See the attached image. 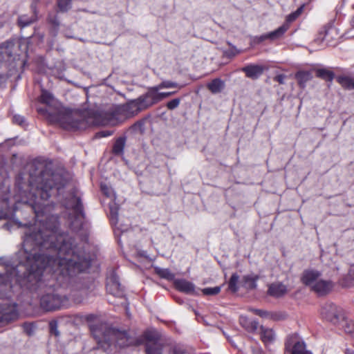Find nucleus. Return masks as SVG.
<instances>
[{
	"mask_svg": "<svg viewBox=\"0 0 354 354\" xmlns=\"http://www.w3.org/2000/svg\"><path fill=\"white\" fill-rule=\"evenodd\" d=\"M57 178L55 175H43L30 183V193L24 203L30 206L36 221L26 225L23 248L16 254L19 266H0V284L11 288L17 283L32 289L48 268L68 281L89 268L90 259L73 245L71 237L59 232L57 216L49 213L51 206L48 199L54 187L61 188L55 182Z\"/></svg>",
	"mask_w": 354,
	"mask_h": 354,
	"instance_id": "f257e3e1",
	"label": "nucleus"
},
{
	"mask_svg": "<svg viewBox=\"0 0 354 354\" xmlns=\"http://www.w3.org/2000/svg\"><path fill=\"white\" fill-rule=\"evenodd\" d=\"M92 333L98 348L108 354L115 353L118 348L122 347L140 344L137 339L130 337L126 331L114 328H95Z\"/></svg>",
	"mask_w": 354,
	"mask_h": 354,
	"instance_id": "f03ea898",
	"label": "nucleus"
},
{
	"mask_svg": "<svg viewBox=\"0 0 354 354\" xmlns=\"http://www.w3.org/2000/svg\"><path fill=\"white\" fill-rule=\"evenodd\" d=\"M321 314L326 320L339 325L346 333H353L354 324L352 320H347L346 312L343 309L333 304H327L322 307Z\"/></svg>",
	"mask_w": 354,
	"mask_h": 354,
	"instance_id": "7ed1b4c3",
	"label": "nucleus"
},
{
	"mask_svg": "<svg viewBox=\"0 0 354 354\" xmlns=\"http://www.w3.org/2000/svg\"><path fill=\"white\" fill-rule=\"evenodd\" d=\"M69 297L59 292H49L40 299L41 307L45 310H55L68 306Z\"/></svg>",
	"mask_w": 354,
	"mask_h": 354,
	"instance_id": "20e7f679",
	"label": "nucleus"
},
{
	"mask_svg": "<svg viewBox=\"0 0 354 354\" xmlns=\"http://www.w3.org/2000/svg\"><path fill=\"white\" fill-rule=\"evenodd\" d=\"M147 340L146 344V352L147 354H184L183 350L176 345H165L160 341H153L149 334H145Z\"/></svg>",
	"mask_w": 354,
	"mask_h": 354,
	"instance_id": "39448f33",
	"label": "nucleus"
},
{
	"mask_svg": "<svg viewBox=\"0 0 354 354\" xmlns=\"http://www.w3.org/2000/svg\"><path fill=\"white\" fill-rule=\"evenodd\" d=\"M284 354H312L306 350L305 344L296 334L289 335L285 343Z\"/></svg>",
	"mask_w": 354,
	"mask_h": 354,
	"instance_id": "423d86ee",
	"label": "nucleus"
},
{
	"mask_svg": "<svg viewBox=\"0 0 354 354\" xmlns=\"http://www.w3.org/2000/svg\"><path fill=\"white\" fill-rule=\"evenodd\" d=\"M158 86L149 87L145 94L141 95L136 101L139 109H146L160 102Z\"/></svg>",
	"mask_w": 354,
	"mask_h": 354,
	"instance_id": "0eeeda50",
	"label": "nucleus"
},
{
	"mask_svg": "<svg viewBox=\"0 0 354 354\" xmlns=\"http://www.w3.org/2000/svg\"><path fill=\"white\" fill-rule=\"evenodd\" d=\"M13 41H6L0 45V63L19 60Z\"/></svg>",
	"mask_w": 354,
	"mask_h": 354,
	"instance_id": "6e6552de",
	"label": "nucleus"
},
{
	"mask_svg": "<svg viewBox=\"0 0 354 354\" xmlns=\"http://www.w3.org/2000/svg\"><path fill=\"white\" fill-rule=\"evenodd\" d=\"M63 128L66 129H78L84 126V120L77 113H67L59 118Z\"/></svg>",
	"mask_w": 354,
	"mask_h": 354,
	"instance_id": "1a4fd4ad",
	"label": "nucleus"
},
{
	"mask_svg": "<svg viewBox=\"0 0 354 354\" xmlns=\"http://www.w3.org/2000/svg\"><path fill=\"white\" fill-rule=\"evenodd\" d=\"M18 311L15 304H4L0 306V325H4L18 318Z\"/></svg>",
	"mask_w": 354,
	"mask_h": 354,
	"instance_id": "9d476101",
	"label": "nucleus"
},
{
	"mask_svg": "<svg viewBox=\"0 0 354 354\" xmlns=\"http://www.w3.org/2000/svg\"><path fill=\"white\" fill-rule=\"evenodd\" d=\"M65 206L68 209H73L76 216H83V205L80 197L71 195L70 199L65 203Z\"/></svg>",
	"mask_w": 354,
	"mask_h": 354,
	"instance_id": "9b49d317",
	"label": "nucleus"
},
{
	"mask_svg": "<svg viewBox=\"0 0 354 354\" xmlns=\"http://www.w3.org/2000/svg\"><path fill=\"white\" fill-rule=\"evenodd\" d=\"M333 288V283L330 280H324L321 278L313 285L311 290L319 295L328 294Z\"/></svg>",
	"mask_w": 354,
	"mask_h": 354,
	"instance_id": "f8f14e48",
	"label": "nucleus"
},
{
	"mask_svg": "<svg viewBox=\"0 0 354 354\" xmlns=\"http://www.w3.org/2000/svg\"><path fill=\"white\" fill-rule=\"evenodd\" d=\"M321 273L315 270H305L301 277V281L306 286L313 288V285L321 278Z\"/></svg>",
	"mask_w": 354,
	"mask_h": 354,
	"instance_id": "ddd939ff",
	"label": "nucleus"
},
{
	"mask_svg": "<svg viewBox=\"0 0 354 354\" xmlns=\"http://www.w3.org/2000/svg\"><path fill=\"white\" fill-rule=\"evenodd\" d=\"M260 337L266 346L272 344L277 339V335L272 328L261 326Z\"/></svg>",
	"mask_w": 354,
	"mask_h": 354,
	"instance_id": "4468645a",
	"label": "nucleus"
},
{
	"mask_svg": "<svg viewBox=\"0 0 354 354\" xmlns=\"http://www.w3.org/2000/svg\"><path fill=\"white\" fill-rule=\"evenodd\" d=\"M245 75L251 79H257L263 72V68L259 65L250 64L241 68Z\"/></svg>",
	"mask_w": 354,
	"mask_h": 354,
	"instance_id": "2eb2a0df",
	"label": "nucleus"
},
{
	"mask_svg": "<svg viewBox=\"0 0 354 354\" xmlns=\"http://www.w3.org/2000/svg\"><path fill=\"white\" fill-rule=\"evenodd\" d=\"M175 287L180 291L185 293H192L194 291V285L185 279H177L174 281Z\"/></svg>",
	"mask_w": 354,
	"mask_h": 354,
	"instance_id": "dca6fc26",
	"label": "nucleus"
},
{
	"mask_svg": "<svg viewBox=\"0 0 354 354\" xmlns=\"http://www.w3.org/2000/svg\"><path fill=\"white\" fill-rule=\"evenodd\" d=\"M241 325L248 332H254L257 330L259 323L254 319H250L247 317L241 316L239 318Z\"/></svg>",
	"mask_w": 354,
	"mask_h": 354,
	"instance_id": "f3484780",
	"label": "nucleus"
},
{
	"mask_svg": "<svg viewBox=\"0 0 354 354\" xmlns=\"http://www.w3.org/2000/svg\"><path fill=\"white\" fill-rule=\"evenodd\" d=\"M287 291L286 286L282 283H272L269 286L268 293L274 297L283 296Z\"/></svg>",
	"mask_w": 354,
	"mask_h": 354,
	"instance_id": "a211bd4d",
	"label": "nucleus"
},
{
	"mask_svg": "<svg viewBox=\"0 0 354 354\" xmlns=\"http://www.w3.org/2000/svg\"><path fill=\"white\" fill-rule=\"evenodd\" d=\"M289 25L288 24H283L280 27H279L277 29L274 30V31H272L268 33V36L269 37L270 40H276L279 38H281L285 32L288 30Z\"/></svg>",
	"mask_w": 354,
	"mask_h": 354,
	"instance_id": "6ab92c4d",
	"label": "nucleus"
},
{
	"mask_svg": "<svg viewBox=\"0 0 354 354\" xmlns=\"http://www.w3.org/2000/svg\"><path fill=\"white\" fill-rule=\"evenodd\" d=\"M224 82L221 79L216 78L207 84L208 89L212 93H220L224 88Z\"/></svg>",
	"mask_w": 354,
	"mask_h": 354,
	"instance_id": "aec40b11",
	"label": "nucleus"
},
{
	"mask_svg": "<svg viewBox=\"0 0 354 354\" xmlns=\"http://www.w3.org/2000/svg\"><path fill=\"white\" fill-rule=\"evenodd\" d=\"M295 77L301 86H304L305 84L312 78V74L309 71H299Z\"/></svg>",
	"mask_w": 354,
	"mask_h": 354,
	"instance_id": "412c9836",
	"label": "nucleus"
},
{
	"mask_svg": "<svg viewBox=\"0 0 354 354\" xmlns=\"http://www.w3.org/2000/svg\"><path fill=\"white\" fill-rule=\"evenodd\" d=\"M37 20L36 12L31 17L27 15H21L18 18V24L19 26L24 28L29 26Z\"/></svg>",
	"mask_w": 354,
	"mask_h": 354,
	"instance_id": "4be33fe9",
	"label": "nucleus"
},
{
	"mask_svg": "<svg viewBox=\"0 0 354 354\" xmlns=\"http://www.w3.org/2000/svg\"><path fill=\"white\" fill-rule=\"evenodd\" d=\"M125 138L120 137L118 138L113 147V153L115 155H121L123 153L124 145H125Z\"/></svg>",
	"mask_w": 354,
	"mask_h": 354,
	"instance_id": "5701e85b",
	"label": "nucleus"
},
{
	"mask_svg": "<svg viewBox=\"0 0 354 354\" xmlns=\"http://www.w3.org/2000/svg\"><path fill=\"white\" fill-rule=\"evenodd\" d=\"M338 82L344 88L352 89L354 88V82L352 78L341 75L337 77Z\"/></svg>",
	"mask_w": 354,
	"mask_h": 354,
	"instance_id": "b1692460",
	"label": "nucleus"
},
{
	"mask_svg": "<svg viewBox=\"0 0 354 354\" xmlns=\"http://www.w3.org/2000/svg\"><path fill=\"white\" fill-rule=\"evenodd\" d=\"M120 286V284L115 278H111L107 282L106 289L109 292L115 294V291L119 290Z\"/></svg>",
	"mask_w": 354,
	"mask_h": 354,
	"instance_id": "393cba45",
	"label": "nucleus"
},
{
	"mask_svg": "<svg viewBox=\"0 0 354 354\" xmlns=\"http://www.w3.org/2000/svg\"><path fill=\"white\" fill-rule=\"evenodd\" d=\"M39 100L43 104L50 105L54 101V97L48 91L42 89Z\"/></svg>",
	"mask_w": 354,
	"mask_h": 354,
	"instance_id": "a878e982",
	"label": "nucleus"
},
{
	"mask_svg": "<svg viewBox=\"0 0 354 354\" xmlns=\"http://www.w3.org/2000/svg\"><path fill=\"white\" fill-rule=\"evenodd\" d=\"M317 76L323 78L327 81H332L334 77V73L326 69H318L316 71Z\"/></svg>",
	"mask_w": 354,
	"mask_h": 354,
	"instance_id": "bb28decb",
	"label": "nucleus"
},
{
	"mask_svg": "<svg viewBox=\"0 0 354 354\" xmlns=\"http://www.w3.org/2000/svg\"><path fill=\"white\" fill-rule=\"evenodd\" d=\"M156 272L162 278L168 280H173L174 279V274L169 269L156 268Z\"/></svg>",
	"mask_w": 354,
	"mask_h": 354,
	"instance_id": "cd10ccee",
	"label": "nucleus"
},
{
	"mask_svg": "<svg viewBox=\"0 0 354 354\" xmlns=\"http://www.w3.org/2000/svg\"><path fill=\"white\" fill-rule=\"evenodd\" d=\"M304 6H300L296 11L290 13L286 17V23L284 24L289 25L290 23L294 21L303 12Z\"/></svg>",
	"mask_w": 354,
	"mask_h": 354,
	"instance_id": "c85d7f7f",
	"label": "nucleus"
},
{
	"mask_svg": "<svg viewBox=\"0 0 354 354\" xmlns=\"http://www.w3.org/2000/svg\"><path fill=\"white\" fill-rule=\"evenodd\" d=\"M158 86V88L162 89V88H181L183 86L179 85L178 83L167 80V81H162L160 84H159Z\"/></svg>",
	"mask_w": 354,
	"mask_h": 354,
	"instance_id": "c756f323",
	"label": "nucleus"
},
{
	"mask_svg": "<svg viewBox=\"0 0 354 354\" xmlns=\"http://www.w3.org/2000/svg\"><path fill=\"white\" fill-rule=\"evenodd\" d=\"M110 209V219L113 223H116L118 221V206L115 204L109 205Z\"/></svg>",
	"mask_w": 354,
	"mask_h": 354,
	"instance_id": "7c9ffc66",
	"label": "nucleus"
},
{
	"mask_svg": "<svg viewBox=\"0 0 354 354\" xmlns=\"http://www.w3.org/2000/svg\"><path fill=\"white\" fill-rule=\"evenodd\" d=\"M239 277L236 274H233L230 279V281L228 283V288L232 291L236 292L238 290V281H239Z\"/></svg>",
	"mask_w": 354,
	"mask_h": 354,
	"instance_id": "2f4dec72",
	"label": "nucleus"
},
{
	"mask_svg": "<svg viewBox=\"0 0 354 354\" xmlns=\"http://www.w3.org/2000/svg\"><path fill=\"white\" fill-rule=\"evenodd\" d=\"M57 6L60 11L66 12L71 8V0H57Z\"/></svg>",
	"mask_w": 354,
	"mask_h": 354,
	"instance_id": "473e14b6",
	"label": "nucleus"
},
{
	"mask_svg": "<svg viewBox=\"0 0 354 354\" xmlns=\"http://www.w3.org/2000/svg\"><path fill=\"white\" fill-rule=\"evenodd\" d=\"M221 287L216 286L213 288H206L202 290V292L204 295H215L220 292Z\"/></svg>",
	"mask_w": 354,
	"mask_h": 354,
	"instance_id": "72a5a7b5",
	"label": "nucleus"
},
{
	"mask_svg": "<svg viewBox=\"0 0 354 354\" xmlns=\"http://www.w3.org/2000/svg\"><path fill=\"white\" fill-rule=\"evenodd\" d=\"M336 33V30L333 28H330L325 30L324 37L322 38V41H325L327 44L330 42V36Z\"/></svg>",
	"mask_w": 354,
	"mask_h": 354,
	"instance_id": "f704fd0d",
	"label": "nucleus"
},
{
	"mask_svg": "<svg viewBox=\"0 0 354 354\" xmlns=\"http://www.w3.org/2000/svg\"><path fill=\"white\" fill-rule=\"evenodd\" d=\"M100 187H101V191L102 192V193L107 197H112V196H113V189L110 187H109L107 185L101 184Z\"/></svg>",
	"mask_w": 354,
	"mask_h": 354,
	"instance_id": "c9c22d12",
	"label": "nucleus"
},
{
	"mask_svg": "<svg viewBox=\"0 0 354 354\" xmlns=\"http://www.w3.org/2000/svg\"><path fill=\"white\" fill-rule=\"evenodd\" d=\"M180 102V100L179 98L173 99L172 100L167 102V107L169 110H173L179 106Z\"/></svg>",
	"mask_w": 354,
	"mask_h": 354,
	"instance_id": "e433bc0d",
	"label": "nucleus"
},
{
	"mask_svg": "<svg viewBox=\"0 0 354 354\" xmlns=\"http://www.w3.org/2000/svg\"><path fill=\"white\" fill-rule=\"evenodd\" d=\"M266 39H269L268 33L260 35V36L254 37L252 39V41L255 44H259Z\"/></svg>",
	"mask_w": 354,
	"mask_h": 354,
	"instance_id": "4c0bfd02",
	"label": "nucleus"
},
{
	"mask_svg": "<svg viewBox=\"0 0 354 354\" xmlns=\"http://www.w3.org/2000/svg\"><path fill=\"white\" fill-rule=\"evenodd\" d=\"M353 285V278L349 273L348 276L342 279V286L346 288L351 287Z\"/></svg>",
	"mask_w": 354,
	"mask_h": 354,
	"instance_id": "58836bf2",
	"label": "nucleus"
},
{
	"mask_svg": "<svg viewBox=\"0 0 354 354\" xmlns=\"http://www.w3.org/2000/svg\"><path fill=\"white\" fill-rule=\"evenodd\" d=\"M250 310L254 313L255 315L261 317H267L269 315V313L267 311L260 309H250Z\"/></svg>",
	"mask_w": 354,
	"mask_h": 354,
	"instance_id": "ea45409f",
	"label": "nucleus"
},
{
	"mask_svg": "<svg viewBox=\"0 0 354 354\" xmlns=\"http://www.w3.org/2000/svg\"><path fill=\"white\" fill-rule=\"evenodd\" d=\"M12 120H13V122L20 124V125L23 124V123L24 122V117H22L21 115H14Z\"/></svg>",
	"mask_w": 354,
	"mask_h": 354,
	"instance_id": "a19ab883",
	"label": "nucleus"
},
{
	"mask_svg": "<svg viewBox=\"0 0 354 354\" xmlns=\"http://www.w3.org/2000/svg\"><path fill=\"white\" fill-rule=\"evenodd\" d=\"M175 93V91L159 93L160 101Z\"/></svg>",
	"mask_w": 354,
	"mask_h": 354,
	"instance_id": "79ce46f5",
	"label": "nucleus"
},
{
	"mask_svg": "<svg viewBox=\"0 0 354 354\" xmlns=\"http://www.w3.org/2000/svg\"><path fill=\"white\" fill-rule=\"evenodd\" d=\"M285 78H286V75H284L283 74H280V75H277L274 80L275 81H277V82H279V84H283L284 83Z\"/></svg>",
	"mask_w": 354,
	"mask_h": 354,
	"instance_id": "37998d69",
	"label": "nucleus"
},
{
	"mask_svg": "<svg viewBox=\"0 0 354 354\" xmlns=\"http://www.w3.org/2000/svg\"><path fill=\"white\" fill-rule=\"evenodd\" d=\"M50 330L51 332L53 333L56 336L59 335V333L57 330V326L56 324H50Z\"/></svg>",
	"mask_w": 354,
	"mask_h": 354,
	"instance_id": "c03bdc74",
	"label": "nucleus"
},
{
	"mask_svg": "<svg viewBox=\"0 0 354 354\" xmlns=\"http://www.w3.org/2000/svg\"><path fill=\"white\" fill-rule=\"evenodd\" d=\"M111 135V133L109 131H103L100 133H98V136L100 137H106Z\"/></svg>",
	"mask_w": 354,
	"mask_h": 354,
	"instance_id": "a18cd8bd",
	"label": "nucleus"
},
{
	"mask_svg": "<svg viewBox=\"0 0 354 354\" xmlns=\"http://www.w3.org/2000/svg\"><path fill=\"white\" fill-rule=\"evenodd\" d=\"M70 298L73 299L75 301V302H77V303H79L82 301L80 299L75 298V294L73 292H71L70 294Z\"/></svg>",
	"mask_w": 354,
	"mask_h": 354,
	"instance_id": "49530a36",
	"label": "nucleus"
},
{
	"mask_svg": "<svg viewBox=\"0 0 354 354\" xmlns=\"http://www.w3.org/2000/svg\"><path fill=\"white\" fill-rule=\"evenodd\" d=\"M39 1V0H33V2L31 5V8L34 12L36 11V4Z\"/></svg>",
	"mask_w": 354,
	"mask_h": 354,
	"instance_id": "de8ad7c7",
	"label": "nucleus"
},
{
	"mask_svg": "<svg viewBox=\"0 0 354 354\" xmlns=\"http://www.w3.org/2000/svg\"><path fill=\"white\" fill-rule=\"evenodd\" d=\"M248 279L251 280V287L254 288L256 286L255 280L252 279V278H250L249 277H246L245 280H248Z\"/></svg>",
	"mask_w": 354,
	"mask_h": 354,
	"instance_id": "09e8293b",
	"label": "nucleus"
},
{
	"mask_svg": "<svg viewBox=\"0 0 354 354\" xmlns=\"http://www.w3.org/2000/svg\"><path fill=\"white\" fill-rule=\"evenodd\" d=\"M253 354H264V353L262 350L257 348L253 350Z\"/></svg>",
	"mask_w": 354,
	"mask_h": 354,
	"instance_id": "8fccbe9b",
	"label": "nucleus"
},
{
	"mask_svg": "<svg viewBox=\"0 0 354 354\" xmlns=\"http://www.w3.org/2000/svg\"><path fill=\"white\" fill-rule=\"evenodd\" d=\"M346 354H353V351L350 349H346Z\"/></svg>",
	"mask_w": 354,
	"mask_h": 354,
	"instance_id": "3c124183",
	"label": "nucleus"
},
{
	"mask_svg": "<svg viewBox=\"0 0 354 354\" xmlns=\"http://www.w3.org/2000/svg\"><path fill=\"white\" fill-rule=\"evenodd\" d=\"M2 216V212H0V218H1Z\"/></svg>",
	"mask_w": 354,
	"mask_h": 354,
	"instance_id": "603ef678",
	"label": "nucleus"
}]
</instances>
